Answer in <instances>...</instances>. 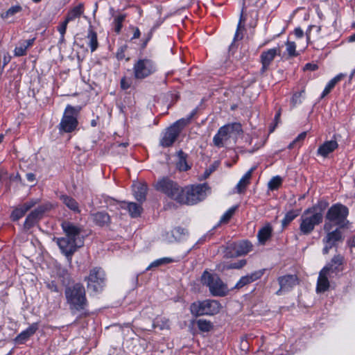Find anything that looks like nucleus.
I'll return each instance as SVG.
<instances>
[{
    "label": "nucleus",
    "instance_id": "a19ab883",
    "mask_svg": "<svg viewBox=\"0 0 355 355\" xmlns=\"http://www.w3.org/2000/svg\"><path fill=\"white\" fill-rule=\"evenodd\" d=\"M296 216L297 214H295L294 212H288L282 221V225L284 227L288 225Z\"/></svg>",
    "mask_w": 355,
    "mask_h": 355
},
{
    "label": "nucleus",
    "instance_id": "412c9836",
    "mask_svg": "<svg viewBox=\"0 0 355 355\" xmlns=\"http://www.w3.org/2000/svg\"><path fill=\"white\" fill-rule=\"evenodd\" d=\"M36 204L35 202L31 200L24 203L22 205L17 207L12 213L11 218L13 220H17L23 217L25 214L30 210Z\"/></svg>",
    "mask_w": 355,
    "mask_h": 355
},
{
    "label": "nucleus",
    "instance_id": "ddd939ff",
    "mask_svg": "<svg viewBox=\"0 0 355 355\" xmlns=\"http://www.w3.org/2000/svg\"><path fill=\"white\" fill-rule=\"evenodd\" d=\"M156 70L154 62L149 59H140L133 67L134 76L137 79H143L153 73Z\"/></svg>",
    "mask_w": 355,
    "mask_h": 355
},
{
    "label": "nucleus",
    "instance_id": "aec40b11",
    "mask_svg": "<svg viewBox=\"0 0 355 355\" xmlns=\"http://www.w3.org/2000/svg\"><path fill=\"white\" fill-rule=\"evenodd\" d=\"M263 275V270H258L252 272L250 275L242 277L240 280L235 285L236 288H241L244 286L250 284L262 277Z\"/></svg>",
    "mask_w": 355,
    "mask_h": 355
},
{
    "label": "nucleus",
    "instance_id": "de8ad7c7",
    "mask_svg": "<svg viewBox=\"0 0 355 355\" xmlns=\"http://www.w3.org/2000/svg\"><path fill=\"white\" fill-rule=\"evenodd\" d=\"M306 136V132H302L301 134H300L293 141L291 142L289 146H288V148H293L294 145L295 144H297V142L300 141H302L305 139Z\"/></svg>",
    "mask_w": 355,
    "mask_h": 355
},
{
    "label": "nucleus",
    "instance_id": "bf43d9fd",
    "mask_svg": "<svg viewBox=\"0 0 355 355\" xmlns=\"http://www.w3.org/2000/svg\"><path fill=\"white\" fill-rule=\"evenodd\" d=\"M139 37H140V31H139V28H135L132 39H137V38H139Z\"/></svg>",
    "mask_w": 355,
    "mask_h": 355
},
{
    "label": "nucleus",
    "instance_id": "052dcab7",
    "mask_svg": "<svg viewBox=\"0 0 355 355\" xmlns=\"http://www.w3.org/2000/svg\"><path fill=\"white\" fill-rule=\"evenodd\" d=\"M350 41L355 42V33L350 37Z\"/></svg>",
    "mask_w": 355,
    "mask_h": 355
},
{
    "label": "nucleus",
    "instance_id": "cd10ccee",
    "mask_svg": "<svg viewBox=\"0 0 355 355\" xmlns=\"http://www.w3.org/2000/svg\"><path fill=\"white\" fill-rule=\"evenodd\" d=\"M92 219L98 225L103 226L109 223L110 216L107 213L100 211L92 214Z\"/></svg>",
    "mask_w": 355,
    "mask_h": 355
},
{
    "label": "nucleus",
    "instance_id": "8fccbe9b",
    "mask_svg": "<svg viewBox=\"0 0 355 355\" xmlns=\"http://www.w3.org/2000/svg\"><path fill=\"white\" fill-rule=\"evenodd\" d=\"M131 85V81L127 79L125 77H123L121 80V87L123 89H128Z\"/></svg>",
    "mask_w": 355,
    "mask_h": 355
},
{
    "label": "nucleus",
    "instance_id": "f3484780",
    "mask_svg": "<svg viewBox=\"0 0 355 355\" xmlns=\"http://www.w3.org/2000/svg\"><path fill=\"white\" fill-rule=\"evenodd\" d=\"M46 208L44 206H39L32 211L26 217L24 226L26 229H30L34 226L42 218Z\"/></svg>",
    "mask_w": 355,
    "mask_h": 355
},
{
    "label": "nucleus",
    "instance_id": "37998d69",
    "mask_svg": "<svg viewBox=\"0 0 355 355\" xmlns=\"http://www.w3.org/2000/svg\"><path fill=\"white\" fill-rule=\"evenodd\" d=\"M28 49L26 48V46H25V44L22 43H21L19 44V46H17L15 49V55L16 56H22V55H26V50Z\"/></svg>",
    "mask_w": 355,
    "mask_h": 355
},
{
    "label": "nucleus",
    "instance_id": "4c0bfd02",
    "mask_svg": "<svg viewBox=\"0 0 355 355\" xmlns=\"http://www.w3.org/2000/svg\"><path fill=\"white\" fill-rule=\"evenodd\" d=\"M286 51L289 56L293 57L296 55L295 49L296 45L294 42L287 41L286 43Z\"/></svg>",
    "mask_w": 355,
    "mask_h": 355
},
{
    "label": "nucleus",
    "instance_id": "9b49d317",
    "mask_svg": "<svg viewBox=\"0 0 355 355\" xmlns=\"http://www.w3.org/2000/svg\"><path fill=\"white\" fill-rule=\"evenodd\" d=\"M332 225L330 223H325L324 225V230L327 232L326 236L323 239L324 247L323 253L327 254L331 248L335 247L337 243L343 241L342 232L340 229L336 228L335 230L331 231Z\"/></svg>",
    "mask_w": 355,
    "mask_h": 355
},
{
    "label": "nucleus",
    "instance_id": "09e8293b",
    "mask_svg": "<svg viewBox=\"0 0 355 355\" xmlns=\"http://www.w3.org/2000/svg\"><path fill=\"white\" fill-rule=\"evenodd\" d=\"M246 263V261L245 260H240L239 261L236 262V263H232L229 266H227V268L230 269V268H241L242 267H243Z\"/></svg>",
    "mask_w": 355,
    "mask_h": 355
},
{
    "label": "nucleus",
    "instance_id": "dca6fc26",
    "mask_svg": "<svg viewBox=\"0 0 355 355\" xmlns=\"http://www.w3.org/2000/svg\"><path fill=\"white\" fill-rule=\"evenodd\" d=\"M278 282L280 288L277 291V295H280L282 292L290 291L298 283V279L295 275H287L279 277Z\"/></svg>",
    "mask_w": 355,
    "mask_h": 355
},
{
    "label": "nucleus",
    "instance_id": "f257e3e1",
    "mask_svg": "<svg viewBox=\"0 0 355 355\" xmlns=\"http://www.w3.org/2000/svg\"><path fill=\"white\" fill-rule=\"evenodd\" d=\"M61 226L64 236L58 238L56 243L62 252L67 257H71L78 248L84 245L83 230L79 226L69 221H63Z\"/></svg>",
    "mask_w": 355,
    "mask_h": 355
},
{
    "label": "nucleus",
    "instance_id": "5701e85b",
    "mask_svg": "<svg viewBox=\"0 0 355 355\" xmlns=\"http://www.w3.org/2000/svg\"><path fill=\"white\" fill-rule=\"evenodd\" d=\"M338 143L335 140L326 141L318 148V153L321 156L325 157L330 153L333 152L335 149H336L338 148Z\"/></svg>",
    "mask_w": 355,
    "mask_h": 355
},
{
    "label": "nucleus",
    "instance_id": "e433bc0d",
    "mask_svg": "<svg viewBox=\"0 0 355 355\" xmlns=\"http://www.w3.org/2000/svg\"><path fill=\"white\" fill-rule=\"evenodd\" d=\"M282 179L279 176L273 177L268 182V188L270 190H275L282 184Z\"/></svg>",
    "mask_w": 355,
    "mask_h": 355
},
{
    "label": "nucleus",
    "instance_id": "393cba45",
    "mask_svg": "<svg viewBox=\"0 0 355 355\" xmlns=\"http://www.w3.org/2000/svg\"><path fill=\"white\" fill-rule=\"evenodd\" d=\"M135 197L137 201L143 202L146 200L147 187L145 184H139L134 189Z\"/></svg>",
    "mask_w": 355,
    "mask_h": 355
},
{
    "label": "nucleus",
    "instance_id": "7ed1b4c3",
    "mask_svg": "<svg viewBox=\"0 0 355 355\" xmlns=\"http://www.w3.org/2000/svg\"><path fill=\"white\" fill-rule=\"evenodd\" d=\"M64 293L71 310L80 311L87 306L85 289L83 285L76 284L73 286L67 287Z\"/></svg>",
    "mask_w": 355,
    "mask_h": 355
},
{
    "label": "nucleus",
    "instance_id": "a211bd4d",
    "mask_svg": "<svg viewBox=\"0 0 355 355\" xmlns=\"http://www.w3.org/2000/svg\"><path fill=\"white\" fill-rule=\"evenodd\" d=\"M277 55H280L279 48L270 49L261 53L260 57L262 64L261 72H265L267 70L268 66Z\"/></svg>",
    "mask_w": 355,
    "mask_h": 355
},
{
    "label": "nucleus",
    "instance_id": "473e14b6",
    "mask_svg": "<svg viewBox=\"0 0 355 355\" xmlns=\"http://www.w3.org/2000/svg\"><path fill=\"white\" fill-rule=\"evenodd\" d=\"M178 157L179 158V161L177 163V167L180 171H187L189 168V166L186 161V155L183 151L180 150L178 152Z\"/></svg>",
    "mask_w": 355,
    "mask_h": 355
},
{
    "label": "nucleus",
    "instance_id": "b1692460",
    "mask_svg": "<svg viewBox=\"0 0 355 355\" xmlns=\"http://www.w3.org/2000/svg\"><path fill=\"white\" fill-rule=\"evenodd\" d=\"M253 171V168H250L238 182L236 188L239 193H243L245 190L247 186L250 184V180L252 177Z\"/></svg>",
    "mask_w": 355,
    "mask_h": 355
},
{
    "label": "nucleus",
    "instance_id": "2f4dec72",
    "mask_svg": "<svg viewBox=\"0 0 355 355\" xmlns=\"http://www.w3.org/2000/svg\"><path fill=\"white\" fill-rule=\"evenodd\" d=\"M83 12V6L79 5L78 6L74 7L72 10H71L68 13L65 18L67 21H71L74 20L76 18L79 17Z\"/></svg>",
    "mask_w": 355,
    "mask_h": 355
},
{
    "label": "nucleus",
    "instance_id": "c756f323",
    "mask_svg": "<svg viewBox=\"0 0 355 355\" xmlns=\"http://www.w3.org/2000/svg\"><path fill=\"white\" fill-rule=\"evenodd\" d=\"M345 76V74L340 73L335 76L333 79H331L324 88L321 96V98H324L327 94H328L331 92V90L334 87L336 84L340 81Z\"/></svg>",
    "mask_w": 355,
    "mask_h": 355
},
{
    "label": "nucleus",
    "instance_id": "6ab92c4d",
    "mask_svg": "<svg viewBox=\"0 0 355 355\" xmlns=\"http://www.w3.org/2000/svg\"><path fill=\"white\" fill-rule=\"evenodd\" d=\"M331 269L329 267H324L319 274L318 282H317V292L322 293L326 291L329 287V282L328 280L330 277Z\"/></svg>",
    "mask_w": 355,
    "mask_h": 355
},
{
    "label": "nucleus",
    "instance_id": "1a4fd4ad",
    "mask_svg": "<svg viewBox=\"0 0 355 355\" xmlns=\"http://www.w3.org/2000/svg\"><path fill=\"white\" fill-rule=\"evenodd\" d=\"M155 189L178 202L183 189L168 178L159 179L154 184Z\"/></svg>",
    "mask_w": 355,
    "mask_h": 355
},
{
    "label": "nucleus",
    "instance_id": "20e7f679",
    "mask_svg": "<svg viewBox=\"0 0 355 355\" xmlns=\"http://www.w3.org/2000/svg\"><path fill=\"white\" fill-rule=\"evenodd\" d=\"M242 133L243 130L241 123H228L219 128L213 138V143L215 146L222 148L229 139H233L235 141L238 136Z\"/></svg>",
    "mask_w": 355,
    "mask_h": 355
},
{
    "label": "nucleus",
    "instance_id": "c03bdc74",
    "mask_svg": "<svg viewBox=\"0 0 355 355\" xmlns=\"http://www.w3.org/2000/svg\"><path fill=\"white\" fill-rule=\"evenodd\" d=\"M127 49H128V46L125 44L121 46L118 49L116 53V56L119 60H121L125 58V51L127 50Z\"/></svg>",
    "mask_w": 355,
    "mask_h": 355
},
{
    "label": "nucleus",
    "instance_id": "2eb2a0df",
    "mask_svg": "<svg viewBox=\"0 0 355 355\" xmlns=\"http://www.w3.org/2000/svg\"><path fill=\"white\" fill-rule=\"evenodd\" d=\"M105 275L101 268H95L90 271L87 277V287L94 291H98L104 283Z\"/></svg>",
    "mask_w": 355,
    "mask_h": 355
},
{
    "label": "nucleus",
    "instance_id": "423d86ee",
    "mask_svg": "<svg viewBox=\"0 0 355 355\" xmlns=\"http://www.w3.org/2000/svg\"><path fill=\"white\" fill-rule=\"evenodd\" d=\"M220 303L215 300H205L192 303L190 311L192 315L196 316L209 315H213L218 313L220 310Z\"/></svg>",
    "mask_w": 355,
    "mask_h": 355
},
{
    "label": "nucleus",
    "instance_id": "58836bf2",
    "mask_svg": "<svg viewBox=\"0 0 355 355\" xmlns=\"http://www.w3.org/2000/svg\"><path fill=\"white\" fill-rule=\"evenodd\" d=\"M125 19L124 15H119L114 19V31L116 33H119L121 31V29L122 28V23Z\"/></svg>",
    "mask_w": 355,
    "mask_h": 355
},
{
    "label": "nucleus",
    "instance_id": "603ef678",
    "mask_svg": "<svg viewBox=\"0 0 355 355\" xmlns=\"http://www.w3.org/2000/svg\"><path fill=\"white\" fill-rule=\"evenodd\" d=\"M294 33L295 35L298 38L302 37L304 35V32L300 28H295L294 31Z\"/></svg>",
    "mask_w": 355,
    "mask_h": 355
},
{
    "label": "nucleus",
    "instance_id": "9d476101",
    "mask_svg": "<svg viewBox=\"0 0 355 355\" xmlns=\"http://www.w3.org/2000/svg\"><path fill=\"white\" fill-rule=\"evenodd\" d=\"M202 283L207 286L210 293L215 296H224L227 293V288L216 275L211 274L207 271L202 276Z\"/></svg>",
    "mask_w": 355,
    "mask_h": 355
},
{
    "label": "nucleus",
    "instance_id": "4468645a",
    "mask_svg": "<svg viewBox=\"0 0 355 355\" xmlns=\"http://www.w3.org/2000/svg\"><path fill=\"white\" fill-rule=\"evenodd\" d=\"M252 244L247 241L232 243L227 248L225 257L228 258L234 256L245 255L252 250Z\"/></svg>",
    "mask_w": 355,
    "mask_h": 355
},
{
    "label": "nucleus",
    "instance_id": "0eeeda50",
    "mask_svg": "<svg viewBox=\"0 0 355 355\" xmlns=\"http://www.w3.org/2000/svg\"><path fill=\"white\" fill-rule=\"evenodd\" d=\"M190 119H181L168 128L160 139V145L164 148L172 146L182 129L189 123Z\"/></svg>",
    "mask_w": 355,
    "mask_h": 355
},
{
    "label": "nucleus",
    "instance_id": "4be33fe9",
    "mask_svg": "<svg viewBox=\"0 0 355 355\" xmlns=\"http://www.w3.org/2000/svg\"><path fill=\"white\" fill-rule=\"evenodd\" d=\"M38 329L37 323H33L28 327L26 330L21 332L15 339V342L19 344L24 343L32 335H33Z\"/></svg>",
    "mask_w": 355,
    "mask_h": 355
},
{
    "label": "nucleus",
    "instance_id": "e2e57ef3",
    "mask_svg": "<svg viewBox=\"0 0 355 355\" xmlns=\"http://www.w3.org/2000/svg\"><path fill=\"white\" fill-rule=\"evenodd\" d=\"M352 246L355 247V236L353 238L352 241Z\"/></svg>",
    "mask_w": 355,
    "mask_h": 355
},
{
    "label": "nucleus",
    "instance_id": "f8f14e48",
    "mask_svg": "<svg viewBox=\"0 0 355 355\" xmlns=\"http://www.w3.org/2000/svg\"><path fill=\"white\" fill-rule=\"evenodd\" d=\"M348 214L347 208L342 205H335L328 210L325 223H330L332 225H342Z\"/></svg>",
    "mask_w": 355,
    "mask_h": 355
},
{
    "label": "nucleus",
    "instance_id": "bb28decb",
    "mask_svg": "<svg viewBox=\"0 0 355 355\" xmlns=\"http://www.w3.org/2000/svg\"><path fill=\"white\" fill-rule=\"evenodd\" d=\"M62 202L71 210L75 212H80L78 204L75 199L67 195L60 196Z\"/></svg>",
    "mask_w": 355,
    "mask_h": 355
},
{
    "label": "nucleus",
    "instance_id": "13d9d810",
    "mask_svg": "<svg viewBox=\"0 0 355 355\" xmlns=\"http://www.w3.org/2000/svg\"><path fill=\"white\" fill-rule=\"evenodd\" d=\"M48 287L52 291H55V292H58V286L55 284H54L53 282H52L51 284H48Z\"/></svg>",
    "mask_w": 355,
    "mask_h": 355
},
{
    "label": "nucleus",
    "instance_id": "c9c22d12",
    "mask_svg": "<svg viewBox=\"0 0 355 355\" xmlns=\"http://www.w3.org/2000/svg\"><path fill=\"white\" fill-rule=\"evenodd\" d=\"M173 261V260L169 257L161 258V259L155 260L152 263H150V265L147 268V270H149L153 267H157L161 265L167 264V263H171Z\"/></svg>",
    "mask_w": 355,
    "mask_h": 355
},
{
    "label": "nucleus",
    "instance_id": "69168bd1",
    "mask_svg": "<svg viewBox=\"0 0 355 355\" xmlns=\"http://www.w3.org/2000/svg\"><path fill=\"white\" fill-rule=\"evenodd\" d=\"M238 28H239V26H238ZM238 31H239V29H237V31L236 33L235 38H236L238 37Z\"/></svg>",
    "mask_w": 355,
    "mask_h": 355
},
{
    "label": "nucleus",
    "instance_id": "c85d7f7f",
    "mask_svg": "<svg viewBox=\"0 0 355 355\" xmlns=\"http://www.w3.org/2000/svg\"><path fill=\"white\" fill-rule=\"evenodd\" d=\"M87 44L89 46L91 49V51L94 52L96 51L98 46V42L97 40V34L93 30L89 29L87 36Z\"/></svg>",
    "mask_w": 355,
    "mask_h": 355
},
{
    "label": "nucleus",
    "instance_id": "39448f33",
    "mask_svg": "<svg viewBox=\"0 0 355 355\" xmlns=\"http://www.w3.org/2000/svg\"><path fill=\"white\" fill-rule=\"evenodd\" d=\"M208 190L209 187L206 184L191 186L183 190L178 202L186 205L196 204L206 198Z\"/></svg>",
    "mask_w": 355,
    "mask_h": 355
},
{
    "label": "nucleus",
    "instance_id": "72a5a7b5",
    "mask_svg": "<svg viewBox=\"0 0 355 355\" xmlns=\"http://www.w3.org/2000/svg\"><path fill=\"white\" fill-rule=\"evenodd\" d=\"M196 324L198 329L203 332H208L213 327V324L210 321L202 319L198 320L196 321Z\"/></svg>",
    "mask_w": 355,
    "mask_h": 355
},
{
    "label": "nucleus",
    "instance_id": "3c124183",
    "mask_svg": "<svg viewBox=\"0 0 355 355\" xmlns=\"http://www.w3.org/2000/svg\"><path fill=\"white\" fill-rule=\"evenodd\" d=\"M318 68V65L316 64H311V63H307L305 66L304 69V70H311V71H315Z\"/></svg>",
    "mask_w": 355,
    "mask_h": 355
},
{
    "label": "nucleus",
    "instance_id": "0e129e2a",
    "mask_svg": "<svg viewBox=\"0 0 355 355\" xmlns=\"http://www.w3.org/2000/svg\"><path fill=\"white\" fill-rule=\"evenodd\" d=\"M3 135H0V143L3 141Z\"/></svg>",
    "mask_w": 355,
    "mask_h": 355
},
{
    "label": "nucleus",
    "instance_id": "4d7b16f0",
    "mask_svg": "<svg viewBox=\"0 0 355 355\" xmlns=\"http://www.w3.org/2000/svg\"><path fill=\"white\" fill-rule=\"evenodd\" d=\"M26 178L29 182H33L35 180V175L32 173H29L26 174Z\"/></svg>",
    "mask_w": 355,
    "mask_h": 355
},
{
    "label": "nucleus",
    "instance_id": "864d4df0",
    "mask_svg": "<svg viewBox=\"0 0 355 355\" xmlns=\"http://www.w3.org/2000/svg\"><path fill=\"white\" fill-rule=\"evenodd\" d=\"M332 262H334V263H338V264H341L342 263V261H343V257L340 255H338V256H335L332 260H331Z\"/></svg>",
    "mask_w": 355,
    "mask_h": 355
},
{
    "label": "nucleus",
    "instance_id": "ea45409f",
    "mask_svg": "<svg viewBox=\"0 0 355 355\" xmlns=\"http://www.w3.org/2000/svg\"><path fill=\"white\" fill-rule=\"evenodd\" d=\"M69 21H67V19H65L58 27V31H59L60 34V42H63L64 40V34L66 33L67 26Z\"/></svg>",
    "mask_w": 355,
    "mask_h": 355
},
{
    "label": "nucleus",
    "instance_id": "680f3d73",
    "mask_svg": "<svg viewBox=\"0 0 355 355\" xmlns=\"http://www.w3.org/2000/svg\"><path fill=\"white\" fill-rule=\"evenodd\" d=\"M279 116H280V112H279L276 115H275V120H278L279 119Z\"/></svg>",
    "mask_w": 355,
    "mask_h": 355
},
{
    "label": "nucleus",
    "instance_id": "6e6d98bb",
    "mask_svg": "<svg viewBox=\"0 0 355 355\" xmlns=\"http://www.w3.org/2000/svg\"><path fill=\"white\" fill-rule=\"evenodd\" d=\"M34 40H35V38L25 40L23 42V44H25V46H26L27 49H28L31 46L33 45Z\"/></svg>",
    "mask_w": 355,
    "mask_h": 355
},
{
    "label": "nucleus",
    "instance_id": "6e6552de",
    "mask_svg": "<svg viewBox=\"0 0 355 355\" xmlns=\"http://www.w3.org/2000/svg\"><path fill=\"white\" fill-rule=\"evenodd\" d=\"M80 111V107H73L68 105L64 110L63 116L59 124V130L60 132H71L78 125L77 116Z\"/></svg>",
    "mask_w": 355,
    "mask_h": 355
},
{
    "label": "nucleus",
    "instance_id": "49530a36",
    "mask_svg": "<svg viewBox=\"0 0 355 355\" xmlns=\"http://www.w3.org/2000/svg\"><path fill=\"white\" fill-rule=\"evenodd\" d=\"M21 8L19 6H12L7 10V12H6V17L13 15L15 13L21 11Z\"/></svg>",
    "mask_w": 355,
    "mask_h": 355
},
{
    "label": "nucleus",
    "instance_id": "7c9ffc66",
    "mask_svg": "<svg viewBox=\"0 0 355 355\" xmlns=\"http://www.w3.org/2000/svg\"><path fill=\"white\" fill-rule=\"evenodd\" d=\"M127 209L131 217L136 218L140 216L142 211V207L140 205L135 202H128Z\"/></svg>",
    "mask_w": 355,
    "mask_h": 355
},
{
    "label": "nucleus",
    "instance_id": "a18cd8bd",
    "mask_svg": "<svg viewBox=\"0 0 355 355\" xmlns=\"http://www.w3.org/2000/svg\"><path fill=\"white\" fill-rule=\"evenodd\" d=\"M219 166L218 162H214L204 173V178H207Z\"/></svg>",
    "mask_w": 355,
    "mask_h": 355
},
{
    "label": "nucleus",
    "instance_id": "f704fd0d",
    "mask_svg": "<svg viewBox=\"0 0 355 355\" xmlns=\"http://www.w3.org/2000/svg\"><path fill=\"white\" fill-rule=\"evenodd\" d=\"M237 206L232 207L230 208L220 218V223H227L232 217L234 214L235 213Z\"/></svg>",
    "mask_w": 355,
    "mask_h": 355
},
{
    "label": "nucleus",
    "instance_id": "f03ea898",
    "mask_svg": "<svg viewBox=\"0 0 355 355\" xmlns=\"http://www.w3.org/2000/svg\"><path fill=\"white\" fill-rule=\"evenodd\" d=\"M322 211L317 206L306 209L300 217V230L302 234H311L322 222Z\"/></svg>",
    "mask_w": 355,
    "mask_h": 355
},
{
    "label": "nucleus",
    "instance_id": "338daca9",
    "mask_svg": "<svg viewBox=\"0 0 355 355\" xmlns=\"http://www.w3.org/2000/svg\"><path fill=\"white\" fill-rule=\"evenodd\" d=\"M33 2L35 3H39L40 1H41L42 0H32Z\"/></svg>",
    "mask_w": 355,
    "mask_h": 355
},
{
    "label": "nucleus",
    "instance_id": "774afa93",
    "mask_svg": "<svg viewBox=\"0 0 355 355\" xmlns=\"http://www.w3.org/2000/svg\"><path fill=\"white\" fill-rule=\"evenodd\" d=\"M353 76H354V73H352L351 74L350 78H352Z\"/></svg>",
    "mask_w": 355,
    "mask_h": 355
},
{
    "label": "nucleus",
    "instance_id": "79ce46f5",
    "mask_svg": "<svg viewBox=\"0 0 355 355\" xmlns=\"http://www.w3.org/2000/svg\"><path fill=\"white\" fill-rule=\"evenodd\" d=\"M304 92V90L302 89L300 92H296L293 95L291 98V103L293 107L296 105L301 103V98L302 96V94Z\"/></svg>",
    "mask_w": 355,
    "mask_h": 355
},
{
    "label": "nucleus",
    "instance_id": "5fc2aeb1",
    "mask_svg": "<svg viewBox=\"0 0 355 355\" xmlns=\"http://www.w3.org/2000/svg\"><path fill=\"white\" fill-rule=\"evenodd\" d=\"M129 145L128 142H124V143H116L114 145V148H126Z\"/></svg>",
    "mask_w": 355,
    "mask_h": 355
},
{
    "label": "nucleus",
    "instance_id": "a878e982",
    "mask_svg": "<svg viewBox=\"0 0 355 355\" xmlns=\"http://www.w3.org/2000/svg\"><path fill=\"white\" fill-rule=\"evenodd\" d=\"M272 227L270 225H267L261 228L257 234V237L259 243L264 244L266 241L271 236Z\"/></svg>",
    "mask_w": 355,
    "mask_h": 355
}]
</instances>
